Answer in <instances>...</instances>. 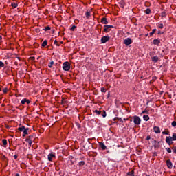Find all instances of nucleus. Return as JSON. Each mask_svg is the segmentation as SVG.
<instances>
[{
  "label": "nucleus",
  "instance_id": "obj_24",
  "mask_svg": "<svg viewBox=\"0 0 176 176\" xmlns=\"http://www.w3.org/2000/svg\"><path fill=\"white\" fill-rule=\"evenodd\" d=\"M127 175L129 176H134V170H131V172L127 173Z\"/></svg>",
  "mask_w": 176,
  "mask_h": 176
},
{
  "label": "nucleus",
  "instance_id": "obj_49",
  "mask_svg": "<svg viewBox=\"0 0 176 176\" xmlns=\"http://www.w3.org/2000/svg\"><path fill=\"white\" fill-rule=\"evenodd\" d=\"M169 145H172L173 144V142H170L169 143H167Z\"/></svg>",
  "mask_w": 176,
  "mask_h": 176
},
{
  "label": "nucleus",
  "instance_id": "obj_46",
  "mask_svg": "<svg viewBox=\"0 0 176 176\" xmlns=\"http://www.w3.org/2000/svg\"><path fill=\"white\" fill-rule=\"evenodd\" d=\"M147 141H149V140H151V136L148 135L146 138Z\"/></svg>",
  "mask_w": 176,
  "mask_h": 176
},
{
  "label": "nucleus",
  "instance_id": "obj_16",
  "mask_svg": "<svg viewBox=\"0 0 176 176\" xmlns=\"http://www.w3.org/2000/svg\"><path fill=\"white\" fill-rule=\"evenodd\" d=\"M33 138H34V136L30 135L28 137V138L25 139V141H32Z\"/></svg>",
  "mask_w": 176,
  "mask_h": 176
},
{
  "label": "nucleus",
  "instance_id": "obj_28",
  "mask_svg": "<svg viewBox=\"0 0 176 176\" xmlns=\"http://www.w3.org/2000/svg\"><path fill=\"white\" fill-rule=\"evenodd\" d=\"M11 6H12V8H16L18 6V5H17L16 3H11Z\"/></svg>",
  "mask_w": 176,
  "mask_h": 176
},
{
  "label": "nucleus",
  "instance_id": "obj_17",
  "mask_svg": "<svg viewBox=\"0 0 176 176\" xmlns=\"http://www.w3.org/2000/svg\"><path fill=\"white\" fill-rule=\"evenodd\" d=\"M41 46H43V47H45L47 46V40H44Z\"/></svg>",
  "mask_w": 176,
  "mask_h": 176
},
{
  "label": "nucleus",
  "instance_id": "obj_52",
  "mask_svg": "<svg viewBox=\"0 0 176 176\" xmlns=\"http://www.w3.org/2000/svg\"><path fill=\"white\" fill-rule=\"evenodd\" d=\"M14 159H17V155H14Z\"/></svg>",
  "mask_w": 176,
  "mask_h": 176
},
{
  "label": "nucleus",
  "instance_id": "obj_3",
  "mask_svg": "<svg viewBox=\"0 0 176 176\" xmlns=\"http://www.w3.org/2000/svg\"><path fill=\"white\" fill-rule=\"evenodd\" d=\"M133 119L134 124L136 126H140V124H141V118H140L138 116H134Z\"/></svg>",
  "mask_w": 176,
  "mask_h": 176
},
{
  "label": "nucleus",
  "instance_id": "obj_12",
  "mask_svg": "<svg viewBox=\"0 0 176 176\" xmlns=\"http://www.w3.org/2000/svg\"><path fill=\"white\" fill-rule=\"evenodd\" d=\"M119 5H120V8H122L123 9L126 5V2H124V0H121L119 2Z\"/></svg>",
  "mask_w": 176,
  "mask_h": 176
},
{
  "label": "nucleus",
  "instance_id": "obj_21",
  "mask_svg": "<svg viewBox=\"0 0 176 176\" xmlns=\"http://www.w3.org/2000/svg\"><path fill=\"white\" fill-rule=\"evenodd\" d=\"M155 45H157V46H160V40L155 39Z\"/></svg>",
  "mask_w": 176,
  "mask_h": 176
},
{
  "label": "nucleus",
  "instance_id": "obj_55",
  "mask_svg": "<svg viewBox=\"0 0 176 176\" xmlns=\"http://www.w3.org/2000/svg\"><path fill=\"white\" fill-rule=\"evenodd\" d=\"M152 43L153 45H155V40H153Z\"/></svg>",
  "mask_w": 176,
  "mask_h": 176
},
{
  "label": "nucleus",
  "instance_id": "obj_8",
  "mask_svg": "<svg viewBox=\"0 0 176 176\" xmlns=\"http://www.w3.org/2000/svg\"><path fill=\"white\" fill-rule=\"evenodd\" d=\"M31 104V100H28L27 98H23L22 100H21V104L22 105H24L25 104Z\"/></svg>",
  "mask_w": 176,
  "mask_h": 176
},
{
  "label": "nucleus",
  "instance_id": "obj_6",
  "mask_svg": "<svg viewBox=\"0 0 176 176\" xmlns=\"http://www.w3.org/2000/svg\"><path fill=\"white\" fill-rule=\"evenodd\" d=\"M109 39H111V38L109 36H104L101 38L100 42L101 43H107Z\"/></svg>",
  "mask_w": 176,
  "mask_h": 176
},
{
  "label": "nucleus",
  "instance_id": "obj_60",
  "mask_svg": "<svg viewBox=\"0 0 176 176\" xmlns=\"http://www.w3.org/2000/svg\"><path fill=\"white\" fill-rule=\"evenodd\" d=\"M153 130H155V126H153Z\"/></svg>",
  "mask_w": 176,
  "mask_h": 176
},
{
  "label": "nucleus",
  "instance_id": "obj_50",
  "mask_svg": "<svg viewBox=\"0 0 176 176\" xmlns=\"http://www.w3.org/2000/svg\"><path fill=\"white\" fill-rule=\"evenodd\" d=\"M161 34H163V32H158V35H160Z\"/></svg>",
  "mask_w": 176,
  "mask_h": 176
},
{
  "label": "nucleus",
  "instance_id": "obj_58",
  "mask_svg": "<svg viewBox=\"0 0 176 176\" xmlns=\"http://www.w3.org/2000/svg\"><path fill=\"white\" fill-rule=\"evenodd\" d=\"M120 122H121L122 123H124V121H123L122 119H121Z\"/></svg>",
  "mask_w": 176,
  "mask_h": 176
},
{
  "label": "nucleus",
  "instance_id": "obj_44",
  "mask_svg": "<svg viewBox=\"0 0 176 176\" xmlns=\"http://www.w3.org/2000/svg\"><path fill=\"white\" fill-rule=\"evenodd\" d=\"M129 120V122H134V118H133V117H130V119Z\"/></svg>",
  "mask_w": 176,
  "mask_h": 176
},
{
  "label": "nucleus",
  "instance_id": "obj_32",
  "mask_svg": "<svg viewBox=\"0 0 176 176\" xmlns=\"http://www.w3.org/2000/svg\"><path fill=\"white\" fill-rule=\"evenodd\" d=\"M146 14H149L151 13V9L148 8L145 10Z\"/></svg>",
  "mask_w": 176,
  "mask_h": 176
},
{
  "label": "nucleus",
  "instance_id": "obj_37",
  "mask_svg": "<svg viewBox=\"0 0 176 176\" xmlns=\"http://www.w3.org/2000/svg\"><path fill=\"white\" fill-rule=\"evenodd\" d=\"M26 142H28L29 146H32V140L25 141Z\"/></svg>",
  "mask_w": 176,
  "mask_h": 176
},
{
  "label": "nucleus",
  "instance_id": "obj_22",
  "mask_svg": "<svg viewBox=\"0 0 176 176\" xmlns=\"http://www.w3.org/2000/svg\"><path fill=\"white\" fill-rule=\"evenodd\" d=\"M2 142H3V145L4 146H6V145H8V140H6V139H3V140H2Z\"/></svg>",
  "mask_w": 176,
  "mask_h": 176
},
{
  "label": "nucleus",
  "instance_id": "obj_48",
  "mask_svg": "<svg viewBox=\"0 0 176 176\" xmlns=\"http://www.w3.org/2000/svg\"><path fill=\"white\" fill-rule=\"evenodd\" d=\"M16 97H23V95L19 94L18 96H16Z\"/></svg>",
  "mask_w": 176,
  "mask_h": 176
},
{
  "label": "nucleus",
  "instance_id": "obj_31",
  "mask_svg": "<svg viewBox=\"0 0 176 176\" xmlns=\"http://www.w3.org/2000/svg\"><path fill=\"white\" fill-rule=\"evenodd\" d=\"M162 134H164L165 135H168V134H170V132H168V131H164L162 133Z\"/></svg>",
  "mask_w": 176,
  "mask_h": 176
},
{
  "label": "nucleus",
  "instance_id": "obj_53",
  "mask_svg": "<svg viewBox=\"0 0 176 176\" xmlns=\"http://www.w3.org/2000/svg\"><path fill=\"white\" fill-rule=\"evenodd\" d=\"M98 27H102V25H101V24H99V25H98Z\"/></svg>",
  "mask_w": 176,
  "mask_h": 176
},
{
  "label": "nucleus",
  "instance_id": "obj_4",
  "mask_svg": "<svg viewBox=\"0 0 176 176\" xmlns=\"http://www.w3.org/2000/svg\"><path fill=\"white\" fill-rule=\"evenodd\" d=\"M103 30V32L108 33L109 31H111V28H114L113 25H105Z\"/></svg>",
  "mask_w": 176,
  "mask_h": 176
},
{
  "label": "nucleus",
  "instance_id": "obj_10",
  "mask_svg": "<svg viewBox=\"0 0 176 176\" xmlns=\"http://www.w3.org/2000/svg\"><path fill=\"white\" fill-rule=\"evenodd\" d=\"M99 146H100L102 151H105V149H107V146H105V144L103 142H100Z\"/></svg>",
  "mask_w": 176,
  "mask_h": 176
},
{
  "label": "nucleus",
  "instance_id": "obj_36",
  "mask_svg": "<svg viewBox=\"0 0 176 176\" xmlns=\"http://www.w3.org/2000/svg\"><path fill=\"white\" fill-rule=\"evenodd\" d=\"M171 126H172L173 127H176V121L172 122Z\"/></svg>",
  "mask_w": 176,
  "mask_h": 176
},
{
  "label": "nucleus",
  "instance_id": "obj_54",
  "mask_svg": "<svg viewBox=\"0 0 176 176\" xmlns=\"http://www.w3.org/2000/svg\"><path fill=\"white\" fill-rule=\"evenodd\" d=\"M124 120H129V118H124Z\"/></svg>",
  "mask_w": 176,
  "mask_h": 176
},
{
  "label": "nucleus",
  "instance_id": "obj_15",
  "mask_svg": "<svg viewBox=\"0 0 176 176\" xmlns=\"http://www.w3.org/2000/svg\"><path fill=\"white\" fill-rule=\"evenodd\" d=\"M155 133L156 134H160V128H159L157 126H155Z\"/></svg>",
  "mask_w": 176,
  "mask_h": 176
},
{
  "label": "nucleus",
  "instance_id": "obj_64",
  "mask_svg": "<svg viewBox=\"0 0 176 176\" xmlns=\"http://www.w3.org/2000/svg\"><path fill=\"white\" fill-rule=\"evenodd\" d=\"M155 31H156V29H155Z\"/></svg>",
  "mask_w": 176,
  "mask_h": 176
},
{
  "label": "nucleus",
  "instance_id": "obj_33",
  "mask_svg": "<svg viewBox=\"0 0 176 176\" xmlns=\"http://www.w3.org/2000/svg\"><path fill=\"white\" fill-rule=\"evenodd\" d=\"M5 67V63L3 62L0 61V68H3Z\"/></svg>",
  "mask_w": 176,
  "mask_h": 176
},
{
  "label": "nucleus",
  "instance_id": "obj_51",
  "mask_svg": "<svg viewBox=\"0 0 176 176\" xmlns=\"http://www.w3.org/2000/svg\"><path fill=\"white\" fill-rule=\"evenodd\" d=\"M153 61H155V56H153L152 58Z\"/></svg>",
  "mask_w": 176,
  "mask_h": 176
},
{
  "label": "nucleus",
  "instance_id": "obj_11",
  "mask_svg": "<svg viewBox=\"0 0 176 176\" xmlns=\"http://www.w3.org/2000/svg\"><path fill=\"white\" fill-rule=\"evenodd\" d=\"M53 157H56V155L54 154L50 153L48 155V160L50 162H53Z\"/></svg>",
  "mask_w": 176,
  "mask_h": 176
},
{
  "label": "nucleus",
  "instance_id": "obj_40",
  "mask_svg": "<svg viewBox=\"0 0 176 176\" xmlns=\"http://www.w3.org/2000/svg\"><path fill=\"white\" fill-rule=\"evenodd\" d=\"M172 150H173V152L174 153H176V146H173V147L172 148Z\"/></svg>",
  "mask_w": 176,
  "mask_h": 176
},
{
  "label": "nucleus",
  "instance_id": "obj_2",
  "mask_svg": "<svg viewBox=\"0 0 176 176\" xmlns=\"http://www.w3.org/2000/svg\"><path fill=\"white\" fill-rule=\"evenodd\" d=\"M63 71H69L71 69V64L69 62H65L63 64Z\"/></svg>",
  "mask_w": 176,
  "mask_h": 176
},
{
  "label": "nucleus",
  "instance_id": "obj_56",
  "mask_svg": "<svg viewBox=\"0 0 176 176\" xmlns=\"http://www.w3.org/2000/svg\"><path fill=\"white\" fill-rule=\"evenodd\" d=\"M15 176H20V174L16 173V174L15 175Z\"/></svg>",
  "mask_w": 176,
  "mask_h": 176
},
{
  "label": "nucleus",
  "instance_id": "obj_62",
  "mask_svg": "<svg viewBox=\"0 0 176 176\" xmlns=\"http://www.w3.org/2000/svg\"><path fill=\"white\" fill-rule=\"evenodd\" d=\"M148 35H149V34H146V36H148Z\"/></svg>",
  "mask_w": 176,
  "mask_h": 176
},
{
  "label": "nucleus",
  "instance_id": "obj_20",
  "mask_svg": "<svg viewBox=\"0 0 176 176\" xmlns=\"http://www.w3.org/2000/svg\"><path fill=\"white\" fill-rule=\"evenodd\" d=\"M143 119H144V120H145L146 122H148V119H149V116H146V115L143 116Z\"/></svg>",
  "mask_w": 176,
  "mask_h": 176
},
{
  "label": "nucleus",
  "instance_id": "obj_7",
  "mask_svg": "<svg viewBox=\"0 0 176 176\" xmlns=\"http://www.w3.org/2000/svg\"><path fill=\"white\" fill-rule=\"evenodd\" d=\"M90 139H88V143H85L83 146L84 149H85V151H89V149H90Z\"/></svg>",
  "mask_w": 176,
  "mask_h": 176
},
{
  "label": "nucleus",
  "instance_id": "obj_19",
  "mask_svg": "<svg viewBox=\"0 0 176 176\" xmlns=\"http://www.w3.org/2000/svg\"><path fill=\"white\" fill-rule=\"evenodd\" d=\"M85 161H80V162L78 163V166H80V167H83V166H85Z\"/></svg>",
  "mask_w": 176,
  "mask_h": 176
},
{
  "label": "nucleus",
  "instance_id": "obj_57",
  "mask_svg": "<svg viewBox=\"0 0 176 176\" xmlns=\"http://www.w3.org/2000/svg\"><path fill=\"white\" fill-rule=\"evenodd\" d=\"M107 153H111V151H109V150L107 151Z\"/></svg>",
  "mask_w": 176,
  "mask_h": 176
},
{
  "label": "nucleus",
  "instance_id": "obj_27",
  "mask_svg": "<svg viewBox=\"0 0 176 176\" xmlns=\"http://www.w3.org/2000/svg\"><path fill=\"white\" fill-rule=\"evenodd\" d=\"M94 112L96 115H101V113H102V111L98 110H95Z\"/></svg>",
  "mask_w": 176,
  "mask_h": 176
},
{
  "label": "nucleus",
  "instance_id": "obj_26",
  "mask_svg": "<svg viewBox=\"0 0 176 176\" xmlns=\"http://www.w3.org/2000/svg\"><path fill=\"white\" fill-rule=\"evenodd\" d=\"M171 138H172V141H176V133H173Z\"/></svg>",
  "mask_w": 176,
  "mask_h": 176
},
{
  "label": "nucleus",
  "instance_id": "obj_18",
  "mask_svg": "<svg viewBox=\"0 0 176 176\" xmlns=\"http://www.w3.org/2000/svg\"><path fill=\"white\" fill-rule=\"evenodd\" d=\"M156 25H157V27L158 28H160V29L163 28V27H164L163 23H157L156 24Z\"/></svg>",
  "mask_w": 176,
  "mask_h": 176
},
{
  "label": "nucleus",
  "instance_id": "obj_39",
  "mask_svg": "<svg viewBox=\"0 0 176 176\" xmlns=\"http://www.w3.org/2000/svg\"><path fill=\"white\" fill-rule=\"evenodd\" d=\"M114 120H120V122L122 120V118H119V117H116L114 118Z\"/></svg>",
  "mask_w": 176,
  "mask_h": 176
},
{
  "label": "nucleus",
  "instance_id": "obj_1",
  "mask_svg": "<svg viewBox=\"0 0 176 176\" xmlns=\"http://www.w3.org/2000/svg\"><path fill=\"white\" fill-rule=\"evenodd\" d=\"M18 130L19 131L23 133V137H25V135H28V130H30V128H26L25 126H22L21 127H19Z\"/></svg>",
  "mask_w": 176,
  "mask_h": 176
},
{
  "label": "nucleus",
  "instance_id": "obj_43",
  "mask_svg": "<svg viewBox=\"0 0 176 176\" xmlns=\"http://www.w3.org/2000/svg\"><path fill=\"white\" fill-rule=\"evenodd\" d=\"M3 92L4 94L8 93V88H5V89L3 90Z\"/></svg>",
  "mask_w": 176,
  "mask_h": 176
},
{
  "label": "nucleus",
  "instance_id": "obj_9",
  "mask_svg": "<svg viewBox=\"0 0 176 176\" xmlns=\"http://www.w3.org/2000/svg\"><path fill=\"white\" fill-rule=\"evenodd\" d=\"M166 165L168 168H173V162H171V160H168L166 161Z\"/></svg>",
  "mask_w": 176,
  "mask_h": 176
},
{
  "label": "nucleus",
  "instance_id": "obj_13",
  "mask_svg": "<svg viewBox=\"0 0 176 176\" xmlns=\"http://www.w3.org/2000/svg\"><path fill=\"white\" fill-rule=\"evenodd\" d=\"M173 142V139L171 138V136H166V144H170V142Z\"/></svg>",
  "mask_w": 176,
  "mask_h": 176
},
{
  "label": "nucleus",
  "instance_id": "obj_30",
  "mask_svg": "<svg viewBox=\"0 0 176 176\" xmlns=\"http://www.w3.org/2000/svg\"><path fill=\"white\" fill-rule=\"evenodd\" d=\"M85 16H86L87 19H89L90 18V12H87L85 13Z\"/></svg>",
  "mask_w": 176,
  "mask_h": 176
},
{
  "label": "nucleus",
  "instance_id": "obj_42",
  "mask_svg": "<svg viewBox=\"0 0 176 176\" xmlns=\"http://www.w3.org/2000/svg\"><path fill=\"white\" fill-rule=\"evenodd\" d=\"M54 45H56V46H60V44L57 43V40H55L54 41Z\"/></svg>",
  "mask_w": 176,
  "mask_h": 176
},
{
  "label": "nucleus",
  "instance_id": "obj_23",
  "mask_svg": "<svg viewBox=\"0 0 176 176\" xmlns=\"http://www.w3.org/2000/svg\"><path fill=\"white\" fill-rule=\"evenodd\" d=\"M100 115H102V118H107V112L105 111H102Z\"/></svg>",
  "mask_w": 176,
  "mask_h": 176
},
{
  "label": "nucleus",
  "instance_id": "obj_35",
  "mask_svg": "<svg viewBox=\"0 0 176 176\" xmlns=\"http://www.w3.org/2000/svg\"><path fill=\"white\" fill-rule=\"evenodd\" d=\"M51 29L52 28H50V26H47L45 28L44 31H49V30H51Z\"/></svg>",
  "mask_w": 176,
  "mask_h": 176
},
{
  "label": "nucleus",
  "instance_id": "obj_5",
  "mask_svg": "<svg viewBox=\"0 0 176 176\" xmlns=\"http://www.w3.org/2000/svg\"><path fill=\"white\" fill-rule=\"evenodd\" d=\"M123 43L124 45H126V46H129L133 43V40H131L130 38H126L124 40Z\"/></svg>",
  "mask_w": 176,
  "mask_h": 176
},
{
  "label": "nucleus",
  "instance_id": "obj_47",
  "mask_svg": "<svg viewBox=\"0 0 176 176\" xmlns=\"http://www.w3.org/2000/svg\"><path fill=\"white\" fill-rule=\"evenodd\" d=\"M30 58L34 61V60H35V57L34 56H32L30 57Z\"/></svg>",
  "mask_w": 176,
  "mask_h": 176
},
{
  "label": "nucleus",
  "instance_id": "obj_38",
  "mask_svg": "<svg viewBox=\"0 0 176 176\" xmlns=\"http://www.w3.org/2000/svg\"><path fill=\"white\" fill-rule=\"evenodd\" d=\"M153 34H155V29H153L152 32L149 33L150 36H152V35H153Z\"/></svg>",
  "mask_w": 176,
  "mask_h": 176
},
{
  "label": "nucleus",
  "instance_id": "obj_14",
  "mask_svg": "<svg viewBox=\"0 0 176 176\" xmlns=\"http://www.w3.org/2000/svg\"><path fill=\"white\" fill-rule=\"evenodd\" d=\"M100 22L102 24H108V21L106 17L102 18Z\"/></svg>",
  "mask_w": 176,
  "mask_h": 176
},
{
  "label": "nucleus",
  "instance_id": "obj_25",
  "mask_svg": "<svg viewBox=\"0 0 176 176\" xmlns=\"http://www.w3.org/2000/svg\"><path fill=\"white\" fill-rule=\"evenodd\" d=\"M54 65V61H51L48 65L49 68H52Z\"/></svg>",
  "mask_w": 176,
  "mask_h": 176
},
{
  "label": "nucleus",
  "instance_id": "obj_63",
  "mask_svg": "<svg viewBox=\"0 0 176 176\" xmlns=\"http://www.w3.org/2000/svg\"><path fill=\"white\" fill-rule=\"evenodd\" d=\"M7 129H9V126H7Z\"/></svg>",
  "mask_w": 176,
  "mask_h": 176
},
{
  "label": "nucleus",
  "instance_id": "obj_45",
  "mask_svg": "<svg viewBox=\"0 0 176 176\" xmlns=\"http://www.w3.org/2000/svg\"><path fill=\"white\" fill-rule=\"evenodd\" d=\"M159 60V58H157V56H155V62H157Z\"/></svg>",
  "mask_w": 176,
  "mask_h": 176
},
{
  "label": "nucleus",
  "instance_id": "obj_29",
  "mask_svg": "<svg viewBox=\"0 0 176 176\" xmlns=\"http://www.w3.org/2000/svg\"><path fill=\"white\" fill-rule=\"evenodd\" d=\"M76 28H77L76 25H73L70 28V31H75V30H76Z\"/></svg>",
  "mask_w": 176,
  "mask_h": 176
},
{
  "label": "nucleus",
  "instance_id": "obj_59",
  "mask_svg": "<svg viewBox=\"0 0 176 176\" xmlns=\"http://www.w3.org/2000/svg\"><path fill=\"white\" fill-rule=\"evenodd\" d=\"M2 40V36H0V41Z\"/></svg>",
  "mask_w": 176,
  "mask_h": 176
},
{
  "label": "nucleus",
  "instance_id": "obj_34",
  "mask_svg": "<svg viewBox=\"0 0 176 176\" xmlns=\"http://www.w3.org/2000/svg\"><path fill=\"white\" fill-rule=\"evenodd\" d=\"M101 92L102 93H107V89L104 87H101Z\"/></svg>",
  "mask_w": 176,
  "mask_h": 176
},
{
  "label": "nucleus",
  "instance_id": "obj_61",
  "mask_svg": "<svg viewBox=\"0 0 176 176\" xmlns=\"http://www.w3.org/2000/svg\"><path fill=\"white\" fill-rule=\"evenodd\" d=\"M60 43H61V44L64 43V41H61Z\"/></svg>",
  "mask_w": 176,
  "mask_h": 176
},
{
  "label": "nucleus",
  "instance_id": "obj_41",
  "mask_svg": "<svg viewBox=\"0 0 176 176\" xmlns=\"http://www.w3.org/2000/svg\"><path fill=\"white\" fill-rule=\"evenodd\" d=\"M166 149L168 153H171L172 151L170 149V148H166Z\"/></svg>",
  "mask_w": 176,
  "mask_h": 176
}]
</instances>
